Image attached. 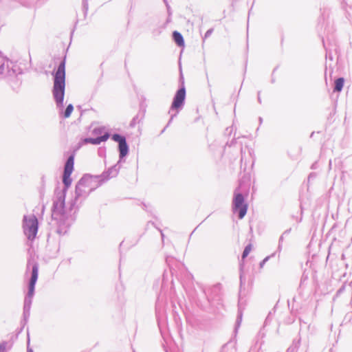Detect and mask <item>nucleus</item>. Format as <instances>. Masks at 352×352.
<instances>
[{
  "mask_svg": "<svg viewBox=\"0 0 352 352\" xmlns=\"http://www.w3.org/2000/svg\"><path fill=\"white\" fill-rule=\"evenodd\" d=\"M65 88V60L60 62L54 74L53 95L58 105H62Z\"/></svg>",
  "mask_w": 352,
  "mask_h": 352,
  "instance_id": "nucleus-1",
  "label": "nucleus"
},
{
  "mask_svg": "<svg viewBox=\"0 0 352 352\" xmlns=\"http://www.w3.org/2000/svg\"><path fill=\"white\" fill-rule=\"evenodd\" d=\"M23 230L29 239L32 240L35 238L38 230V220L35 216L24 217Z\"/></svg>",
  "mask_w": 352,
  "mask_h": 352,
  "instance_id": "nucleus-2",
  "label": "nucleus"
},
{
  "mask_svg": "<svg viewBox=\"0 0 352 352\" xmlns=\"http://www.w3.org/2000/svg\"><path fill=\"white\" fill-rule=\"evenodd\" d=\"M248 205L245 204L243 196L236 193L233 199V211L239 213V218L243 219L246 214Z\"/></svg>",
  "mask_w": 352,
  "mask_h": 352,
  "instance_id": "nucleus-3",
  "label": "nucleus"
},
{
  "mask_svg": "<svg viewBox=\"0 0 352 352\" xmlns=\"http://www.w3.org/2000/svg\"><path fill=\"white\" fill-rule=\"evenodd\" d=\"M74 164V157L71 155L67 160L63 176V182L66 188H69L72 184V179L70 177L73 170Z\"/></svg>",
  "mask_w": 352,
  "mask_h": 352,
  "instance_id": "nucleus-4",
  "label": "nucleus"
},
{
  "mask_svg": "<svg viewBox=\"0 0 352 352\" xmlns=\"http://www.w3.org/2000/svg\"><path fill=\"white\" fill-rule=\"evenodd\" d=\"M112 139L118 142L119 144V151H120V157L122 158L125 157L129 151V147L126 142V139L124 137L121 136L119 134H114L112 136Z\"/></svg>",
  "mask_w": 352,
  "mask_h": 352,
  "instance_id": "nucleus-5",
  "label": "nucleus"
},
{
  "mask_svg": "<svg viewBox=\"0 0 352 352\" xmlns=\"http://www.w3.org/2000/svg\"><path fill=\"white\" fill-rule=\"evenodd\" d=\"M185 97H186V91H185V89L183 87L177 91L176 95L174 98L173 104H172V108H173V109L179 108L183 104L184 101L185 100Z\"/></svg>",
  "mask_w": 352,
  "mask_h": 352,
  "instance_id": "nucleus-6",
  "label": "nucleus"
},
{
  "mask_svg": "<svg viewBox=\"0 0 352 352\" xmlns=\"http://www.w3.org/2000/svg\"><path fill=\"white\" fill-rule=\"evenodd\" d=\"M38 265L35 264L32 267V277L29 285V295L32 296L34 291V286L38 278Z\"/></svg>",
  "mask_w": 352,
  "mask_h": 352,
  "instance_id": "nucleus-7",
  "label": "nucleus"
},
{
  "mask_svg": "<svg viewBox=\"0 0 352 352\" xmlns=\"http://www.w3.org/2000/svg\"><path fill=\"white\" fill-rule=\"evenodd\" d=\"M109 135L108 133L104 134V135L97 138H85L83 140L84 144H99L102 142H104L108 140Z\"/></svg>",
  "mask_w": 352,
  "mask_h": 352,
  "instance_id": "nucleus-8",
  "label": "nucleus"
},
{
  "mask_svg": "<svg viewBox=\"0 0 352 352\" xmlns=\"http://www.w3.org/2000/svg\"><path fill=\"white\" fill-rule=\"evenodd\" d=\"M173 36L175 42L177 44V45L179 47L184 46V41L183 36L179 32L174 31L173 33Z\"/></svg>",
  "mask_w": 352,
  "mask_h": 352,
  "instance_id": "nucleus-9",
  "label": "nucleus"
},
{
  "mask_svg": "<svg viewBox=\"0 0 352 352\" xmlns=\"http://www.w3.org/2000/svg\"><path fill=\"white\" fill-rule=\"evenodd\" d=\"M344 83L343 78H339L335 80V87L333 91L336 92H340L342 91Z\"/></svg>",
  "mask_w": 352,
  "mask_h": 352,
  "instance_id": "nucleus-10",
  "label": "nucleus"
},
{
  "mask_svg": "<svg viewBox=\"0 0 352 352\" xmlns=\"http://www.w3.org/2000/svg\"><path fill=\"white\" fill-rule=\"evenodd\" d=\"M73 111H74V107H73V105H72V104H69V105L67 107V108H66V109H65V112H64V118H69V117L71 116V114H72V113L73 112Z\"/></svg>",
  "mask_w": 352,
  "mask_h": 352,
  "instance_id": "nucleus-11",
  "label": "nucleus"
},
{
  "mask_svg": "<svg viewBox=\"0 0 352 352\" xmlns=\"http://www.w3.org/2000/svg\"><path fill=\"white\" fill-rule=\"evenodd\" d=\"M251 250H252V245L250 244L245 247V248L243 251V255H242V258L244 259L246 256H248V255L251 252Z\"/></svg>",
  "mask_w": 352,
  "mask_h": 352,
  "instance_id": "nucleus-12",
  "label": "nucleus"
},
{
  "mask_svg": "<svg viewBox=\"0 0 352 352\" xmlns=\"http://www.w3.org/2000/svg\"><path fill=\"white\" fill-rule=\"evenodd\" d=\"M8 349V344L3 342L0 344V352H6Z\"/></svg>",
  "mask_w": 352,
  "mask_h": 352,
  "instance_id": "nucleus-13",
  "label": "nucleus"
},
{
  "mask_svg": "<svg viewBox=\"0 0 352 352\" xmlns=\"http://www.w3.org/2000/svg\"><path fill=\"white\" fill-rule=\"evenodd\" d=\"M28 352H32V350H29Z\"/></svg>",
  "mask_w": 352,
  "mask_h": 352,
  "instance_id": "nucleus-14",
  "label": "nucleus"
}]
</instances>
